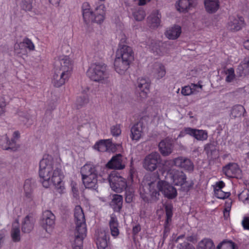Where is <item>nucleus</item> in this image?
<instances>
[{"label":"nucleus","mask_w":249,"mask_h":249,"mask_svg":"<svg viewBox=\"0 0 249 249\" xmlns=\"http://www.w3.org/2000/svg\"><path fill=\"white\" fill-rule=\"evenodd\" d=\"M39 176L40 182L46 188L50 185V179L54 186L55 190L59 194L64 193L65 189L62 179L64 176L60 165L55 162L50 156L43 158L40 161Z\"/></svg>","instance_id":"1"},{"label":"nucleus","mask_w":249,"mask_h":249,"mask_svg":"<svg viewBox=\"0 0 249 249\" xmlns=\"http://www.w3.org/2000/svg\"><path fill=\"white\" fill-rule=\"evenodd\" d=\"M74 220L76 226L73 249H82L83 240L86 236L87 228L83 211L79 205L76 206L74 209Z\"/></svg>","instance_id":"2"},{"label":"nucleus","mask_w":249,"mask_h":249,"mask_svg":"<svg viewBox=\"0 0 249 249\" xmlns=\"http://www.w3.org/2000/svg\"><path fill=\"white\" fill-rule=\"evenodd\" d=\"M99 166L91 162L87 163L80 170L83 183L86 188L96 190L98 188Z\"/></svg>","instance_id":"3"},{"label":"nucleus","mask_w":249,"mask_h":249,"mask_svg":"<svg viewBox=\"0 0 249 249\" xmlns=\"http://www.w3.org/2000/svg\"><path fill=\"white\" fill-rule=\"evenodd\" d=\"M87 76L92 81L104 83L108 78L107 65L103 63H94L90 65L87 71Z\"/></svg>","instance_id":"4"},{"label":"nucleus","mask_w":249,"mask_h":249,"mask_svg":"<svg viewBox=\"0 0 249 249\" xmlns=\"http://www.w3.org/2000/svg\"><path fill=\"white\" fill-rule=\"evenodd\" d=\"M169 176L171 178L174 184L176 186H179L181 191L187 192L194 185L192 180H187L186 175L182 172L178 170H172L169 173Z\"/></svg>","instance_id":"5"},{"label":"nucleus","mask_w":249,"mask_h":249,"mask_svg":"<svg viewBox=\"0 0 249 249\" xmlns=\"http://www.w3.org/2000/svg\"><path fill=\"white\" fill-rule=\"evenodd\" d=\"M157 185L156 180L151 181L147 183V192L145 190L141 191V197L143 201L147 203H153L159 199L160 193L157 191Z\"/></svg>","instance_id":"6"},{"label":"nucleus","mask_w":249,"mask_h":249,"mask_svg":"<svg viewBox=\"0 0 249 249\" xmlns=\"http://www.w3.org/2000/svg\"><path fill=\"white\" fill-rule=\"evenodd\" d=\"M161 161L160 154L157 152H152L147 155L143 160V167L149 171H154L158 167V165Z\"/></svg>","instance_id":"7"},{"label":"nucleus","mask_w":249,"mask_h":249,"mask_svg":"<svg viewBox=\"0 0 249 249\" xmlns=\"http://www.w3.org/2000/svg\"><path fill=\"white\" fill-rule=\"evenodd\" d=\"M108 181L112 189L117 193H121L127 187L125 179L115 173L109 175Z\"/></svg>","instance_id":"8"},{"label":"nucleus","mask_w":249,"mask_h":249,"mask_svg":"<svg viewBox=\"0 0 249 249\" xmlns=\"http://www.w3.org/2000/svg\"><path fill=\"white\" fill-rule=\"evenodd\" d=\"M157 191H160L164 196L169 199L175 198L177 196V189L171 184L164 181H157Z\"/></svg>","instance_id":"9"},{"label":"nucleus","mask_w":249,"mask_h":249,"mask_svg":"<svg viewBox=\"0 0 249 249\" xmlns=\"http://www.w3.org/2000/svg\"><path fill=\"white\" fill-rule=\"evenodd\" d=\"M55 220V216L53 213L51 211L46 210L42 213L40 224L47 232H50L54 227Z\"/></svg>","instance_id":"10"},{"label":"nucleus","mask_w":249,"mask_h":249,"mask_svg":"<svg viewBox=\"0 0 249 249\" xmlns=\"http://www.w3.org/2000/svg\"><path fill=\"white\" fill-rule=\"evenodd\" d=\"M116 57L131 63L134 60V52L130 47L123 45L117 50Z\"/></svg>","instance_id":"11"},{"label":"nucleus","mask_w":249,"mask_h":249,"mask_svg":"<svg viewBox=\"0 0 249 249\" xmlns=\"http://www.w3.org/2000/svg\"><path fill=\"white\" fill-rule=\"evenodd\" d=\"M70 75L71 73L54 69L53 79V85L57 88L62 86L68 81Z\"/></svg>","instance_id":"12"},{"label":"nucleus","mask_w":249,"mask_h":249,"mask_svg":"<svg viewBox=\"0 0 249 249\" xmlns=\"http://www.w3.org/2000/svg\"><path fill=\"white\" fill-rule=\"evenodd\" d=\"M183 133L193 136L198 141H204L208 138L207 132L203 130L186 127L184 129L183 132H180L179 136H183Z\"/></svg>","instance_id":"13"},{"label":"nucleus","mask_w":249,"mask_h":249,"mask_svg":"<svg viewBox=\"0 0 249 249\" xmlns=\"http://www.w3.org/2000/svg\"><path fill=\"white\" fill-rule=\"evenodd\" d=\"M54 69L71 74L72 69L71 61L67 56L60 57L56 62Z\"/></svg>","instance_id":"14"},{"label":"nucleus","mask_w":249,"mask_h":249,"mask_svg":"<svg viewBox=\"0 0 249 249\" xmlns=\"http://www.w3.org/2000/svg\"><path fill=\"white\" fill-rule=\"evenodd\" d=\"M245 26V21L242 17H232L230 18L227 28L232 32H237L242 29Z\"/></svg>","instance_id":"15"},{"label":"nucleus","mask_w":249,"mask_h":249,"mask_svg":"<svg viewBox=\"0 0 249 249\" xmlns=\"http://www.w3.org/2000/svg\"><path fill=\"white\" fill-rule=\"evenodd\" d=\"M150 82L147 78H139L137 81V91L141 98H145L149 91Z\"/></svg>","instance_id":"16"},{"label":"nucleus","mask_w":249,"mask_h":249,"mask_svg":"<svg viewBox=\"0 0 249 249\" xmlns=\"http://www.w3.org/2000/svg\"><path fill=\"white\" fill-rule=\"evenodd\" d=\"M150 82L147 78H139L137 81V91L141 98H145L149 91Z\"/></svg>","instance_id":"17"},{"label":"nucleus","mask_w":249,"mask_h":249,"mask_svg":"<svg viewBox=\"0 0 249 249\" xmlns=\"http://www.w3.org/2000/svg\"><path fill=\"white\" fill-rule=\"evenodd\" d=\"M174 165L183 168L188 171H193L194 164L192 161L187 158L184 157H178L175 158L172 161Z\"/></svg>","instance_id":"18"},{"label":"nucleus","mask_w":249,"mask_h":249,"mask_svg":"<svg viewBox=\"0 0 249 249\" xmlns=\"http://www.w3.org/2000/svg\"><path fill=\"white\" fill-rule=\"evenodd\" d=\"M159 148L160 152L162 156H167L173 151V144L171 140L165 139L159 143Z\"/></svg>","instance_id":"19"},{"label":"nucleus","mask_w":249,"mask_h":249,"mask_svg":"<svg viewBox=\"0 0 249 249\" xmlns=\"http://www.w3.org/2000/svg\"><path fill=\"white\" fill-rule=\"evenodd\" d=\"M130 64L127 61L121 59L119 57H116L114 62L115 71L121 75L125 74L129 68Z\"/></svg>","instance_id":"20"},{"label":"nucleus","mask_w":249,"mask_h":249,"mask_svg":"<svg viewBox=\"0 0 249 249\" xmlns=\"http://www.w3.org/2000/svg\"><path fill=\"white\" fill-rule=\"evenodd\" d=\"M223 171L228 177L234 178L240 173V170L237 164L230 163L223 167Z\"/></svg>","instance_id":"21"},{"label":"nucleus","mask_w":249,"mask_h":249,"mask_svg":"<svg viewBox=\"0 0 249 249\" xmlns=\"http://www.w3.org/2000/svg\"><path fill=\"white\" fill-rule=\"evenodd\" d=\"M143 123L139 121L136 123L131 129V138L132 140L138 141L143 134Z\"/></svg>","instance_id":"22"},{"label":"nucleus","mask_w":249,"mask_h":249,"mask_svg":"<svg viewBox=\"0 0 249 249\" xmlns=\"http://www.w3.org/2000/svg\"><path fill=\"white\" fill-rule=\"evenodd\" d=\"M122 161V156L119 154L112 158L107 164V166L110 169L121 170L125 167Z\"/></svg>","instance_id":"23"},{"label":"nucleus","mask_w":249,"mask_h":249,"mask_svg":"<svg viewBox=\"0 0 249 249\" xmlns=\"http://www.w3.org/2000/svg\"><path fill=\"white\" fill-rule=\"evenodd\" d=\"M16 141L11 139L9 140V138L7 134L1 136L0 140V146L3 150H11L13 151L17 149V147L15 145Z\"/></svg>","instance_id":"24"},{"label":"nucleus","mask_w":249,"mask_h":249,"mask_svg":"<svg viewBox=\"0 0 249 249\" xmlns=\"http://www.w3.org/2000/svg\"><path fill=\"white\" fill-rule=\"evenodd\" d=\"M197 4V0H179L178 2L177 8L180 12H186L195 7Z\"/></svg>","instance_id":"25"},{"label":"nucleus","mask_w":249,"mask_h":249,"mask_svg":"<svg viewBox=\"0 0 249 249\" xmlns=\"http://www.w3.org/2000/svg\"><path fill=\"white\" fill-rule=\"evenodd\" d=\"M35 219L31 215H27L22 223L21 230L24 233L30 232L34 228Z\"/></svg>","instance_id":"26"},{"label":"nucleus","mask_w":249,"mask_h":249,"mask_svg":"<svg viewBox=\"0 0 249 249\" xmlns=\"http://www.w3.org/2000/svg\"><path fill=\"white\" fill-rule=\"evenodd\" d=\"M96 245L98 249H105L107 246V234L105 231L96 232Z\"/></svg>","instance_id":"27"},{"label":"nucleus","mask_w":249,"mask_h":249,"mask_svg":"<svg viewBox=\"0 0 249 249\" xmlns=\"http://www.w3.org/2000/svg\"><path fill=\"white\" fill-rule=\"evenodd\" d=\"M181 33V27L175 25L168 28L165 32V35L168 38L174 40L178 38L180 36Z\"/></svg>","instance_id":"28"},{"label":"nucleus","mask_w":249,"mask_h":249,"mask_svg":"<svg viewBox=\"0 0 249 249\" xmlns=\"http://www.w3.org/2000/svg\"><path fill=\"white\" fill-rule=\"evenodd\" d=\"M108 224L111 235L114 237L118 236L119 234V223L117 217L115 214H112L111 215Z\"/></svg>","instance_id":"29"},{"label":"nucleus","mask_w":249,"mask_h":249,"mask_svg":"<svg viewBox=\"0 0 249 249\" xmlns=\"http://www.w3.org/2000/svg\"><path fill=\"white\" fill-rule=\"evenodd\" d=\"M83 17L85 22L89 24L93 19V12L90 10L89 3L84 2L82 6Z\"/></svg>","instance_id":"30"},{"label":"nucleus","mask_w":249,"mask_h":249,"mask_svg":"<svg viewBox=\"0 0 249 249\" xmlns=\"http://www.w3.org/2000/svg\"><path fill=\"white\" fill-rule=\"evenodd\" d=\"M112 143L109 140H102L97 142L95 145V149L100 152H105L111 150Z\"/></svg>","instance_id":"31"},{"label":"nucleus","mask_w":249,"mask_h":249,"mask_svg":"<svg viewBox=\"0 0 249 249\" xmlns=\"http://www.w3.org/2000/svg\"><path fill=\"white\" fill-rule=\"evenodd\" d=\"M103 6L100 5L96 7L94 13H93V19L90 22H95L97 23H101L104 20L105 12L103 10Z\"/></svg>","instance_id":"32"},{"label":"nucleus","mask_w":249,"mask_h":249,"mask_svg":"<svg viewBox=\"0 0 249 249\" xmlns=\"http://www.w3.org/2000/svg\"><path fill=\"white\" fill-rule=\"evenodd\" d=\"M204 4L206 11L210 13L215 12L219 8L218 0H204Z\"/></svg>","instance_id":"33"},{"label":"nucleus","mask_w":249,"mask_h":249,"mask_svg":"<svg viewBox=\"0 0 249 249\" xmlns=\"http://www.w3.org/2000/svg\"><path fill=\"white\" fill-rule=\"evenodd\" d=\"M11 236L13 241L14 242H18L20 240V231L18 222H15L12 225Z\"/></svg>","instance_id":"34"},{"label":"nucleus","mask_w":249,"mask_h":249,"mask_svg":"<svg viewBox=\"0 0 249 249\" xmlns=\"http://www.w3.org/2000/svg\"><path fill=\"white\" fill-rule=\"evenodd\" d=\"M237 72L239 73L240 76L249 74V60L247 59L244 60L238 66Z\"/></svg>","instance_id":"35"},{"label":"nucleus","mask_w":249,"mask_h":249,"mask_svg":"<svg viewBox=\"0 0 249 249\" xmlns=\"http://www.w3.org/2000/svg\"><path fill=\"white\" fill-rule=\"evenodd\" d=\"M153 74L157 79L162 78L165 74L166 71L164 67L159 63L154 65Z\"/></svg>","instance_id":"36"},{"label":"nucleus","mask_w":249,"mask_h":249,"mask_svg":"<svg viewBox=\"0 0 249 249\" xmlns=\"http://www.w3.org/2000/svg\"><path fill=\"white\" fill-rule=\"evenodd\" d=\"M216 144L214 142L206 144L204 146V151L210 159H213L215 153L216 152Z\"/></svg>","instance_id":"37"},{"label":"nucleus","mask_w":249,"mask_h":249,"mask_svg":"<svg viewBox=\"0 0 249 249\" xmlns=\"http://www.w3.org/2000/svg\"><path fill=\"white\" fill-rule=\"evenodd\" d=\"M246 110L243 106L239 105L234 106L231 110V116L234 118L244 116Z\"/></svg>","instance_id":"38"},{"label":"nucleus","mask_w":249,"mask_h":249,"mask_svg":"<svg viewBox=\"0 0 249 249\" xmlns=\"http://www.w3.org/2000/svg\"><path fill=\"white\" fill-rule=\"evenodd\" d=\"M161 15L159 11L152 13L148 18L149 21L154 27H157L160 24Z\"/></svg>","instance_id":"39"},{"label":"nucleus","mask_w":249,"mask_h":249,"mask_svg":"<svg viewBox=\"0 0 249 249\" xmlns=\"http://www.w3.org/2000/svg\"><path fill=\"white\" fill-rule=\"evenodd\" d=\"M165 212L166 219L164 224V232L169 231V225L172 220L173 215L172 208L171 206L167 205L165 206Z\"/></svg>","instance_id":"40"},{"label":"nucleus","mask_w":249,"mask_h":249,"mask_svg":"<svg viewBox=\"0 0 249 249\" xmlns=\"http://www.w3.org/2000/svg\"><path fill=\"white\" fill-rule=\"evenodd\" d=\"M112 203L114 206L113 209L116 211H119L122 208L123 205V196L120 195H114Z\"/></svg>","instance_id":"41"},{"label":"nucleus","mask_w":249,"mask_h":249,"mask_svg":"<svg viewBox=\"0 0 249 249\" xmlns=\"http://www.w3.org/2000/svg\"><path fill=\"white\" fill-rule=\"evenodd\" d=\"M214 245L213 241L210 239H204L198 244V249H214Z\"/></svg>","instance_id":"42"},{"label":"nucleus","mask_w":249,"mask_h":249,"mask_svg":"<svg viewBox=\"0 0 249 249\" xmlns=\"http://www.w3.org/2000/svg\"><path fill=\"white\" fill-rule=\"evenodd\" d=\"M89 102V97L86 95H83L77 98L76 105L78 108H81L87 105Z\"/></svg>","instance_id":"43"},{"label":"nucleus","mask_w":249,"mask_h":249,"mask_svg":"<svg viewBox=\"0 0 249 249\" xmlns=\"http://www.w3.org/2000/svg\"><path fill=\"white\" fill-rule=\"evenodd\" d=\"M216 249H235V244L231 241L224 240L217 246Z\"/></svg>","instance_id":"44"},{"label":"nucleus","mask_w":249,"mask_h":249,"mask_svg":"<svg viewBox=\"0 0 249 249\" xmlns=\"http://www.w3.org/2000/svg\"><path fill=\"white\" fill-rule=\"evenodd\" d=\"M34 187V184L31 179H26L24 185V190L26 196L30 197L31 193L32 192Z\"/></svg>","instance_id":"45"},{"label":"nucleus","mask_w":249,"mask_h":249,"mask_svg":"<svg viewBox=\"0 0 249 249\" xmlns=\"http://www.w3.org/2000/svg\"><path fill=\"white\" fill-rule=\"evenodd\" d=\"M239 199L245 204H249V190L245 189L238 195Z\"/></svg>","instance_id":"46"},{"label":"nucleus","mask_w":249,"mask_h":249,"mask_svg":"<svg viewBox=\"0 0 249 249\" xmlns=\"http://www.w3.org/2000/svg\"><path fill=\"white\" fill-rule=\"evenodd\" d=\"M133 15L134 18L137 21H142L144 19L146 15L144 11L141 8L136 10L133 12Z\"/></svg>","instance_id":"47"},{"label":"nucleus","mask_w":249,"mask_h":249,"mask_svg":"<svg viewBox=\"0 0 249 249\" xmlns=\"http://www.w3.org/2000/svg\"><path fill=\"white\" fill-rule=\"evenodd\" d=\"M214 194L216 197L220 199H225L230 196V193L225 192L221 189H214Z\"/></svg>","instance_id":"48"},{"label":"nucleus","mask_w":249,"mask_h":249,"mask_svg":"<svg viewBox=\"0 0 249 249\" xmlns=\"http://www.w3.org/2000/svg\"><path fill=\"white\" fill-rule=\"evenodd\" d=\"M23 44L26 48L30 51L35 50V46L31 39L28 38H25L23 39V41L20 43V44Z\"/></svg>","instance_id":"49"},{"label":"nucleus","mask_w":249,"mask_h":249,"mask_svg":"<svg viewBox=\"0 0 249 249\" xmlns=\"http://www.w3.org/2000/svg\"><path fill=\"white\" fill-rule=\"evenodd\" d=\"M22 8L25 11H31L32 9V0H22Z\"/></svg>","instance_id":"50"},{"label":"nucleus","mask_w":249,"mask_h":249,"mask_svg":"<svg viewBox=\"0 0 249 249\" xmlns=\"http://www.w3.org/2000/svg\"><path fill=\"white\" fill-rule=\"evenodd\" d=\"M226 74H227L226 81L228 82H231L234 78L235 74L233 68H230L227 71Z\"/></svg>","instance_id":"51"},{"label":"nucleus","mask_w":249,"mask_h":249,"mask_svg":"<svg viewBox=\"0 0 249 249\" xmlns=\"http://www.w3.org/2000/svg\"><path fill=\"white\" fill-rule=\"evenodd\" d=\"M111 133L114 136H118L121 133V126L120 124L113 125L111 127Z\"/></svg>","instance_id":"52"},{"label":"nucleus","mask_w":249,"mask_h":249,"mask_svg":"<svg viewBox=\"0 0 249 249\" xmlns=\"http://www.w3.org/2000/svg\"><path fill=\"white\" fill-rule=\"evenodd\" d=\"M10 97L7 96L5 92H2L0 94V106L1 107H5L6 103Z\"/></svg>","instance_id":"53"},{"label":"nucleus","mask_w":249,"mask_h":249,"mask_svg":"<svg viewBox=\"0 0 249 249\" xmlns=\"http://www.w3.org/2000/svg\"><path fill=\"white\" fill-rule=\"evenodd\" d=\"M177 248L178 249H195L192 245H191L187 242L180 243Z\"/></svg>","instance_id":"54"},{"label":"nucleus","mask_w":249,"mask_h":249,"mask_svg":"<svg viewBox=\"0 0 249 249\" xmlns=\"http://www.w3.org/2000/svg\"><path fill=\"white\" fill-rule=\"evenodd\" d=\"M181 93L183 95H189L192 93V89L189 86H185L182 89Z\"/></svg>","instance_id":"55"},{"label":"nucleus","mask_w":249,"mask_h":249,"mask_svg":"<svg viewBox=\"0 0 249 249\" xmlns=\"http://www.w3.org/2000/svg\"><path fill=\"white\" fill-rule=\"evenodd\" d=\"M7 234V231L5 229H2L0 231V248L4 242V238Z\"/></svg>","instance_id":"56"},{"label":"nucleus","mask_w":249,"mask_h":249,"mask_svg":"<svg viewBox=\"0 0 249 249\" xmlns=\"http://www.w3.org/2000/svg\"><path fill=\"white\" fill-rule=\"evenodd\" d=\"M133 194L132 192L130 191L126 192L125 200L126 203H129L131 202L133 200Z\"/></svg>","instance_id":"57"},{"label":"nucleus","mask_w":249,"mask_h":249,"mask_svg":"<svg viewBox=\"0 0 249 249\" xmlns=\"http://www.w3.org/2000/svg\"><path fill=\"white\" fill-rule=\"evenodd\" d=\"M242 224L245 230H249V217H245L242 220Z\"/></svg>","instance_id":"58"},{"label":"nucleus","mask_w":249,"mask_h":249,"mask_svg":"<svg viewBox=\"0 0 249 249\" xmlns=\"http://www.w3.org/2000/svg\"><path fill=\"white\" fill-rule=\"evenodd\" d=\"M225 186V183L222 181H220L216 183V186L214 189H221Z\"/></svg>","instance_id":"59"},{"label":"nucleus","mask_w":249,"mask_h":249,"mask_svg":"<svg viewBox=\"0 0 249 249\" xmlns=\"http://www.w3.org/2000/svg\"><path fill=\"white\" fill-rule=\"evenodd\" d=\"M121 36H122V38L120 40V43L119 44V48L122 47V45H124V43L126 42V41L127 39L126 37L124 35L122 34L121 35Z\"/></svg>","instance_id":"60"},{"label":"nucleus","mask_w":249,"mask_h":249,"mask_svg":"<svg viewBox=\"0 0 249 249\" xmlns=\"http://www.w3.org/2000/svg\"><path fill=\"white\" fill-rule=\"evenodd\" d=\"M141 230V227L140 225H136L133 228V233L134 234H137Z\"/></svg>","instance_id":"61"},{"label":"nucleus","mask_w":249,"mask_h":249,"mask_svg":"<svg viewBox=\"0 0 249 249\" xmlns=\"http://www.w3.org/2000/svg\"><path fill=\"white\" fill-rule=\"evenodd\" d=\"M231 204H232V201L231 199H229V200H227L225 202L226 207L225 209L231 210Z\"/></svg>","instance_id":"62"},{"label":"nucleus","mask_w":249,"mask_h":249,"mask_svg":"<svg viewBox=\"0 0 249 249\" xmlns=\"http://www.w3.org/2000/svg\"><path fill=\"white\" fill-rule=\"evenodd\" d=\"M230 210L224 209L223 212L224 217L225 219H227L230 216Z\"/></svg>","instance_id":"63"},{"label":"nucleus","mask_w":249,"mask_h":249,"mask_svg":"<svg viewBox=\"0 0 249 249\" xmlns=\"http://www.w3.org/2000/svg\"><path fill=\"white\" fill-rule=\"evenodd\" d=\"M20 137V133L18 131H15L14 132L13 134V138L12 139H13L15 141V139H18Z\"/></svg>","instance_id":"64"}]
</instances>
